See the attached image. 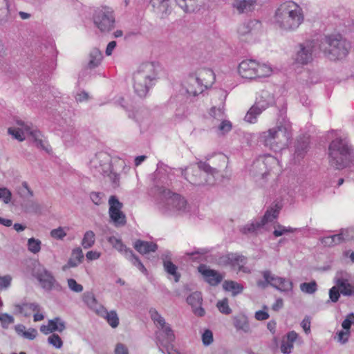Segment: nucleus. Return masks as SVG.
<instances>
[{
  "mask_svg": "<svg viewBox=\"0 0 354 354\" xmlns=\"http://www.w3.org/2000/svg\"><path fill=\"white\" fill-rule=\"evenodd\" d=\"M291 137V123L286 119H282L274 127L262 132L260 139L270 149L279 151L288 146Z\"/></svg>",
  "mask_w": 354,
  "mask_h": 354,
  "instance_id": "f257e3e1",
  "label": "nucleus"
},
{
  "mask_svg": "<svg viewBox=\"0 0 354 354\" xmlns=\"http://www.w3.org/2000/svg\"><path fill=\"white\" fill-rule=\"evenodd\" d=\"M160 66L155 62H145L139 66L133 74V88L140 97H145L149 89L155 85Z\"/></svg>",
  "mask_w": 354,
  "mask_h": 354,
  "instance_id": "f03ea898",
  "label": "nucleus"
},
{
  "mask_svg": "<svg viewBox=\"0 0 354 354\" xmlns=\"http://www.w3.org/2000/svg\"><path fill=\"white\" fill-rule=\"evenodd\" d=\"M274 21L281 29L294 30L304 21L302 9L292 1L283 2L276 10Z\"/></svg>",
  "mask_w": 354,
  "mask_h": 354,
  "instance_id": "7ed1b4c3",
  "label": "nucleus"
},
{
  "mask_svg": "<svg viewBox=\"0 0 354 354\" xmlns=\"http://www.w3.org/2000/svg\"><path fill=\"white\" fill-rule=\"evenodd\" d=\"M328 150L330 165L335 169H342L352 161V149L346 138L334 139L330 142Z\"/></svg>",
  "mask_w": 354,
  "mask_h": 354,
  "instance_id": "20e7f679",
  "label": "nucleus"
},
{
  "mask_svg": "<svg viewBox=\"0 0 354 354\" xmlns=\"http://www.w3.org/2000/svg\"><path fill=\"white\" fill-rule=\"evenodd\" d=\"M320 48L329 59L337 60L348 55L351 44L340 35H330L326 37L322 41Z\"/></svg>",
  "mask_w": 354,
  "mask_h": 354,
  "instance_id": "39448f33",
  "label": "nucleus"
},
{
  "mask_svg": "<svg viewBox=\"0 0 354 354\" xmlns=\"http://www.w3.org/2000/svg\"><path fill=\"white\" fill-rule=\"evenodd\" d=\"M157 191L165 199V201L160 204V209L163 214H182L189 210L187 202L184 197L178 194H172L163 187H158Z\"/></svg>",
  "mask_w": 354,
  "mask_h": 354,
  "instance_id": "423d86ee",
  "label": "nucleus"
},
{
  "mask_svg": "<svg viewBox=\"0 0 354 354\" xmlns=\"http://www.w3.org/2000/svg\"><path fill=\"white\" fill-rule=\"evenodd\" d=\"M227 163L228 158L223 153L216 154L206 161L198 162L200 168L206 175H209V181L214 184L224 176Z\"/></svg>",
  "mask_w": 354,
  "mask_h": 354,
  "instance_id": "0eeeda50",
  "label": "nucleus"
},
{
  "mask_svg": "<svg viewBox=\"0 0 354 354\" xmlns=\"http://www.w3.org/2000/svg\"><path fill=\"white\" fill-rule=\"evenodd\" d=\"M272 71L270 66L253 59L243 60L238 67L239 74L243 78L250 80L268 77L272 74Z\"/></svg>",
  "mask_w": 354,
  "mask_h": 354,
  "instance_id": "6e6552de",
  "label": "nucleus"
},
{
  "mask_svg": "<svg viewBox=\"0 0 354 354\" xmlns=\"http://www.w3.org/2000/svg\"><path fill=\"white\" fill-rule=\"evenodd\" d=\"M215 80V75L209 68H200L194 74L190 75V84L197 83L196 88L189 90L194 96L201 93L205 89L211 86Z\"/></svg>",
  "mask_w": 354,
  "mask_h": 354,
  "instance_id": "1a4fd4ad",
  "label": "nucleus"
},
{
  "mask_svg": "<svg viewBox=\"0 0 354 354\" xmlns=\"http://www.w3.org/2000/svg\"><path fill=\"white\" fill-rule=\"evenodd\" d=\"M279 169V162L274 157L268 156L259 158L254 162L252 166V173L257 178L262 179Z\"/></svg>",
  "mask_w": 354,
  "mask_h": 354,
  "instance_id": "9d476101",
  "label": "nucleus"
},
{
  "mask_svg": "<svg viewBox=\"0 0 354 354\" xmlns=\"http://www.w3.org/2000/svg\"><path fill=\"white\" fill-rule=\"evenodd\" d=\"M248 262L247 258L238 253H228L221 256L217 263L221 266H230L232 269L238 272L249 274L251 270L245 266Z\"/></svg>",
  "mask_w": 354,
  "mask_h": 354,
  "instance_id": "9b49d317",
  "label": "nucleus"
},
{
  "mask_svg": "<svg viewBox=\"0 0 354 354\" xmlns=\"http://www.w3.org/2000/svg\"><path fill=\"white\" fill-rule=\"evenodd\" d=\"M93 22L101 32H109L115 23L113 10L106 6L97 8L93 15Z\"/></svg>",
  "mask_w": 354,
  "mask_h": 354,
  "instance_id": "f8f14e48",
  "label": "nucleus"
},
{
  "mask_svg": "<svg viewBox=\"0 0 354 354\" xmlns=\"http://www.w3.org/2000/svg\"><path fill=\"white\" fill-rule=\"evenodd\" d=\"M197 165H190L185 169H180L182 176L191 184L195 186L212 185L209 181V175H206L202 169Z\"/></svg>",
  "mask_w": 354,
  "mask_h": 354,
  "instance_id": "ddd939ff",
  "label": "nucleus"
},
{
  "mask_svg": "<svg viewBox=\"0 0 354 354\" xmlns=\"http://www.w3.org/2000/svg\"><path fill=\"white\" fill-rule=\"evenodd\" d=\"M111 156L104 151L97 153L90 160V169L95 174L105 175L111 169Z\"/></svg>",
  "mask_w": 354,
  "mask_h": 354,
  "instance_id": "4468645a",
  "label": "nucleus"
},
{
  "mask_svg": "<svg viewBox=\"0 0 354 354\" xmlns=\"http://www.w3.org/2000/svg\"><path fill=\"white\" fill-rule=\"evenodd\" d=\"M108 242L120 252H123L125 257L129 259L139 270L143 273H147V269L140 261V259L133 254V251L127 248L122 242V240L116 238L115 236H110L108 239Z\"/></svg>",
  "mask_w": 354,
  "mask_h": 354,
  "instance_id": "2eb2a0df",
  "label": "nucleus"
},
{
  "mask_svg": "<svg viewBox=\"0 0 354 354\" xmlns=\"http://www.w3.org/2000/svg\"><path fill=\"white\" fill-rule=\"evenodd\" d=\"M109 214L111 221L115 227L125 225L127 218L125 214L122 212L123 205L115 196H111L109 200Z\"/></svg>",
  "mask_w": 354,
  "mask_h": 354,
  "instance_id": "dca6fc26",
  "label": "nucleus"
},
{
  "mask_svg": "<svg viewBox=\"0 0 354 354\" xmlns=\"http://www.w3.org/2000/svg\"><path fill=\"white\" fill-rule=\"evenodd\" d=\"M32 275L39 281L41 286L46 290H51L56 284V280L51 272L41 264L35 266Z\"/></svg>",
  "mask_w": 354,
  "mask_h": 354,
  "instance_id": "f3484780",
  "label": "nucleus"
},
{
  "mask_svg": "<svg viewBox=\"0 0 354 354\" xmlns=\"http://www.w3.org/2000/svg\"><path fill=\"white\" fill-rule=\"evenodd\" d=\"M315 44L311 41H306L298 45V49L295 56L297 63L307 64L313 60Z\"/></svg>",
  "mask_w": 354,
  "mask_h": 354,
  "instance_id": "a211bd4d",
  "label": "nucleus"
},
{
  "mask_svg": "<svg viewBox=\"0 0 354 354\" xmlns=\"http://www.w3.org/2000/svg\"><path fill=\"white\" fill-rule=\"evenodd\" d=\"M16 123L19 126L18 128L23 129L26 131L27 135H30L32 138L37 147L48 151V149L47 146H46L44 141L42 140V136L39 131L32 129L30 125L26 124L22 120H17Z\"/></svg>",
  "mask_w": 354,
  "mask_h": 354,
  "instance_id": "6ab92c4d",
  "label": "nucleus"
},
{
  "mask_svg": "<svg viewBox=\"0 0 354 354\" xmlns=\"http://www.w3.org/2000/svg\"><path fill=\"white\" fill-rule=\"evenodd\" d=\"M156 334L158 344L163 346H167L175 340V335L169 324L159 328Z\"/></svg>",
  "mask_w": 354,
  "mask_h": 354,
  "instance_id": "aec40b11",
  "label": "nucleus"
},
{
  "mask_svg": "<svg viewBox=\"0 0 354 354\" xmlns=\"http://www.w3.org/2000/svg\"><path fill=\"white\" fill-rule=\"evenodd\" d=\"M187 302L192 308V311L198 317H203L205 314V309L201 306L203 302L202 294L200 292H194L187 298Z\"/></svg>",
  "mask_w": 354,
  "mask_h": 354,
  "instance_id": "412c9836",
  "label": "nucleus"
},
{
  "mask_svg": "<svg viewBox=\"0 0 354 354\" xmlns=\"http://www.w3.org/2000/svg\"><path fill=\"white\" fill-rule=\"evenodd\" d=\"M41 307L37 303H21L13 305V313L30 317L32 312H40Z\"/></svg>",
  "mask_w": 354,
  "mask_h": 354,
  "instance_id": "4be33fe9",
  "label": "nucleus"
},
{
  "mask_svg": "<svg viewBox=\"0 0 354 354\" xmlns=\"http://www.w3.org/2000/svg\"><path fill=\"white\" fill-rule=\"evenodd\" d=\"M198 271L203 274L205 281L211 286H217L223 279V276L218 272L207 268L204 265L198 267Z\"/></svg>",
  "mask_w": 354,
  "mask_h": 354,
  "instance_id": "5701e85b",
  "label": "nucleus"
},
{
  "mask_svg": "<svg viewBox=\"0 0 354 354\" xmlns=\"http://www.w3.org/2000/svg\"><path fill=\"white\" fill-rule=\"evenodd\" d=\"M274 102L273 95L267 91H262L260 96L257 99L254 105L263 111L272 105Z\"/></svg>",
  "mask_w": 354,
  "mask_h": 354,
  "instance_id": "b1692460",
  "label": "nucleus"
},
{
  "mask_svg": "<svg viewBox=\"0 0 354 354\" xmlns=\"http://www.w3.org/2000/svg\"><path fill=\"white\" fill-rule=\"evenodd\" d=\"M169 252H168L162 255L164 269L168 274L174 277L176 282H178L180 280V274L177 272V266L169 259Z\"/></svg>",
  "mask_w": 354,
  "mask_h": 354,
  "instance_id": "393cba45",
  "label": "nucleus"
},
{
  "mask_svg": "<svg viewBox=\"0 0 354 354\" xmlns=\"http://www.w3.org/2000/svg\"><path fill=\"white\" fill-rule=\"evenodd\" d=\"M281 208V205L275 204L267 209L261 221L257 222V225L263 227L266 223L273 221L278 217Z\"/></svg>",
  "mask_w": 354,
  "mask_h": 354,
  "instance_id": "a878e982",
  "label": "nucleus"
},
{
  "mask_svg": "<svg viewBox=\"0 0 354 354\" xmlns=\"http://www.w3.org/2000/svg\"><path fill=\"white\" fill-rule=\"evenodd\" d=\"M309 144V139L307 136L300 137L297 139L295 145V157L298 160L302 159L307 152Z\"/></svg>",
  "mask_w": 354,
  "mask_h": 354,
  "instance_id": "bb28decb",
  "label": "nucleus"
},
{
  "mask_svg": "<svg viewBox=\"0 0 354 354\" xmlns=\"http://www.w3.org/2000/svg\"><path fill=\"white\" fill-rule=\"evenodd\" d=\"M256 0H235L233 6L239 13H247L254 9Z\"/></svg>",
  "mask_w": 354,
  "mask_h": 354,
  "instance_id": "cd10ccee",
  "label": "nucleus"
},
{
  "mask_svg": "<svg viewBox=\"0 0 354 354\" xmlns=\"http://www.w3.org/2000/svg\"><path fill=\"white\" fill-rule=\"evenodd\" d=\"M134 248L140 254H145L151 252H156L158 249V245L153 242L137 240L134 243Z\"/></svg>",
  "mask_w": 354,
  "mask_h": 354,
  "instance_id": "c85d7f7f",
  "label": "nucleus"
},
{
  "mask_svg": "<svg viewBox=\"0 0 354 354\" xmlns=\"http://www.w3.org/2000/svg\"><path fill=\"white\" fill-rule=\"evenodd\" d=\"M84 301L92 310L100 315H103L104 308L98 304L94 295L91 292H86L84 295Z\"/></svg>",
  "mask_w": 354,
  "mask_h": 354,
  "instance_id": "c756f323",
  "label": "nucleus"
},
{
  "mask_svg": "<svg viewBox=\"0 0 354 354\" xmlns=\"http://www.w3.org/2000/svg\"><path fill=\"white\" fill-rule=\"evenodd\" d=\"M336 285L340 290V292L344 296L354 295V285L353 286L347 279L342 277L336 279Z\"/></svg>",
  "mask_w": 354,
  "mask_h": 354,
  "instance_id": "7c9ffc66",
  "label": "nucleus"
},
{
  "mask_svg": "<svg viewBox=\"0 0 354 354\" xmlns=\"http://www.w3.org/2000/svg\"><path fill=\"white\" fill-rule=\"evenodd\" d=\"M185 12H194L204 3V0H176Z\"/></svg>",
  "mask_w": 354,
  "mask_h": 354,
  "instance_id": "2f4dec72",
  "label": "nucleus"
},
{
  "mask_svg": "<svg viewBox=\"0 0 354 354\" xmlns=\"http://www.w3.org/2000/svg\"><path fill=\"white\" fill-rule=\"evenodd\" d=\"M102 54L101 51L96 48L91 49L88 55V67L94 68L100 65L102 59Z\"/></svg>",
  "mask_w": 354,
  "mask_h": 354,
  "instance_id": "473e14b6",
  "label": "nucleus"
},
{
  "mask_svg": "<svg viewBox=\"0 0 354 354\" xmlns=\"http://www.w3.org/2000/svg\"><path fill=\"white\" fill-rule=\"evenodd\" d=\"M170 1L171 0H151V3L156 9V11L161 14L162 17H164L169 12Z\"/></svg>",
  "mask_w": 354,
  "mask_h": 354,
  "instance_id": "72a5a7b5",
  "label": "nucleus"
},
{
  "mask_svg": "<svg viewBox=\"0 0 354 354\" xmlns=\"http://www.w3.org/2000/svg\"><path fill=\"white\" fill-rule=\"evenodd\" d=\"M234 326L237 330H241L244 333H249L250 330L248 318L245 315H240L234 317Z\"/></svg>",
  "mask_w": 354,
  "mask_h": 354,
  "instance_id": "f704fd0d",
  "label": "nucleus"
},
{
  "mask_svg": "<svg viewBox=\"0 0 354 354\" xmlns=\"http://www.w3.org/2000/svg\"><path fill=\"white\" fill-rule=\"evenodd\" d=\"M260 24L258 21L251 20L241 24L238 28V32L241 36L246 35L252 32L255 28H259Z\"/></svg>",
  "mask_w": 354,
  "mask_h": 354,
  "instance_id": "c9c22d12",
  "label": "nucleus"
},
{
  "mask_svg": "<svg viewBox=\"0 0 354 354\" xmlns=\"http://www.w3.org/2000/svg\"><path fill=\"white\" fill-rule=\"evenodd\" d=\"M223 288L225 290L232 292L233 296H236L242 292L243 290V286L234 281L227 280L225 281L223 283Z\"/></svg>",
  "mask_w": 354,
  "mask_h": 354,
  "instance_id": "e433bc0d",
  "label": "nucleus"
},
{
  "mask_svg": "<svg viewBox=\"0 0 354 354\" xmlns=\"http://www.w3.org/2000/svg\"><path fill=\"white\" fill-rule=\"evenodd\" d=\"M262 112L263 111L254 104L246 113L244 120L248 123L254 124L257 122L258 116L260 115Z\"/></svg>",
  "mask_w": 354,
  "mask_h": 354,
  "instance_id": "4c0bfd02",
  "label": "nucleus"
},
{
  "mask_svg": "<svg viewBox=\"0 0 354 354\" xmlns=\"http://www.w3.org/2000/svg\"><path fill=\"white\" fill-rule=\"evenodd\" d=\"M273 287L281 291H289L292 288V283L288 279L278 277L277 279L274 280Z\"/></svg>",
  "mask_w": 354,
  "mask_h": 354,
  "instance_id": "58836bf2",
  "label": "nucleus"
},
{
  "mask_svg": "<svg viewBox=\"0 0 354 354\" xmlns=\"http://www.w3.org/2000/svg\"><path fill=\"white\" fill-rule=\"evenodd\" d=\"M95 242V234L92 230L86 231L82 240V245L84 249L93 247Z\"/></svg>",
  "mask_w": 354,
  "mask_h": 354,
  "instance_id": "ea45409f",
  "label": "nucleus"
},
{
  "mask_svg": "<svg viewBox=\"0 0 354 354\" xmlns=\"http://www.w3.org/2000/svg\"><path fill=\"white\" fill-rule=\"evenodd\" d=\"M101 316L104 317L106 319L107 322L112 328H116L118 326L119 318L115 310L107 312L106 310L104 308L103 315Z\"/></svg>",
  "mask_w": 354,
  "mask_h": 354,
  "instance_id": "a19ab883",
  "label": "nucleus"
},
{
  "mask_svg": "<svg viewBox=\"0 0 354 354\" xmlns=\"http://www.w3.org/2000/svg\"><path fill=\"white\" fill-rule=\"evenodd\" d=\"M149 315L158 328L167 324L165 318L155 308H151L149 310Z\"/></svg>",
  "mask_w": 354,
  "mask_h": 354,
  "instance_id": "79ce46f5",
  "label": "nucleus"
},
{
  "mask_svg": "<svg viewBox=\"0 0 354 354\" xmlns=\"http://www.w3.org/2000/svg\"><path fill=\"white\" fill-rule=\"evenodd\" d=\"M48 323L50 324L53 332L58 331L62 333L66 329L65 322L62 321L59 317H55L53 319H50L48 320Z\"/></svg>",
  "mask_w": 354,
  "mask_h": 354,
  "instance_id": "37998d69",
  "label": "nucleus"
},
{
  "mask_svg": "<svg viewBox=\"0 0 354 354\" xmlns=\"http://www.w3.org/2000/svg\"><path fill=\"white\" fill-rule=\"evenodd\" d=\"M8 133L19 141L25 140L26 135L27 134L23 129L14 127L8 128Z\"/></svg>",
  "mask_w": 354,
  "mask_h": 354,
  "instance_id": "c03bdc74",
  "label": "nucleus"
},
{
  "mask_svg": "<svg viewBox=\"0 0 354 354\" xmlns=\"http://www.w3.org/2000/svg\"><path fill=\"white\" fill-rule=\"evenodd\" d=\"M263 277L265 279V282H258L259 286H262L265 288L268 284L273 286V283H274V280L277 279V276L273 274L270 271H265L263 273Z\"/></svg>",
  "mask_w": 354,
  "mask_h": 354,
  "instance_id": "a18cd8bd",
  "label": "nucleus"
},
{
  "mask_svg": "<svg viewBox=\"0 0 354 354\" xmlns=\"http://www.w3.org/2000/svg\"><path fill=\"white\" fill-rule=\"evenodd\" d=\"M263 277L265 279V282H258L259 286H262L265 288L268 284L273 286V283H274V280L277 279V276L273 274L270 271H265L263 273Z\"/></svg>",
  "mask_w": 354,
  "mask_h": 354,
  "instance_id": "49530a36",
  "label": "nucleus"
},
{
  "mask_svg": "<svg viewBox=\"0 0 354 354\" xmlns=\"http://www.w3.org/2000/svg\"><path fill=\"white\" fill-rule=\"evenodd\" d=\"M41 242L39 239L30 238L28 240V248L30 252L37 254L41 250Z\"/></svg>",
  "mask_w": 354,
  "mask_h": 354,
  "instance_id": "de8ad7c7",
  "label": "nucleus"
},
{
  "mask_svg": "<svg viewBox=\"0 0 354 354\" xmlns=\"http://www.w3.org/2000/svg\"><path fill=\"white\" fill-rule=\"evenodd\" d=\"M300 290L306 294H313L317 290V286L315 281L310 283H302L300 284Z\"/></svg>",
  "mask_w": 354,
  "mask_h": 354,
  "instance_id": "09e8293b",
  "label": "nucleus"
},
{
  "mask_svg": "<svg viewBox=\"0 0 354 354\" xmlns=\"http://www.w3.org/2000/svg\"><path fill=\"white\" fill-rule=\"evenodd\" d=\"M209 115L214 119L221 121L225 118V113L223 106L216 107L214 106L210 109Z\"/></svg>",
  "mask_w": 354,
  "mask_h": 354,
  "instance_id": "8fccbe9b",
  "label": "nucleus"
},
{
  "mask_svg": "<svg viewBox=\"0 0 354 354\" xmlns=\"http://www.w3.org/2000/svg\"><path fill=\"white\" fill-rule=\"evenodd\" d=\"M68 228L59 227L56 229H53L50 231V236L55 239L62 240L63 239L67 234L66 230Z\"/></svg>",
  "mask_w": 354,
  "mask_h": 354,
  "instance_id": "3c124183",
  "label": "nucleus"
},
{
  "mask_svg": "<svg viewBox=\"0 0 354 354\" xmlns=\"http://www.w3.org/2000/svg\"><path fill=\"white\" fill-rule=\"evenodd\" d=\"M296 230V229H294L290 227H285L281 225H277L275 227V230L273 232V234L278 237L280 236H282L287 233H292Z\"/></svg>",
  "mask_w": 354,
  "mask_h": 354,
  "instance_id": "603ef678",
  "label": "nucleus"
},
{
  "mask_svg": "<svg viewBox=\"0 0 354 354\" xmlns=\"http://www.w3.org/2000/svg\"><path fill=\"white\" fill-rule=\"evenodd\" d=\"M216 306L219 311L223 314L229 315L232 313V310L228 305V300L226 298L218 301Z\"/></svg>",
  "mask_w": 354,
  "mask_h": 354,
  "instance_id": "864d4df0",
  "label": "nucleus"
},
{
  "mask_svg": "<svg viewBox=\"0 0 354 354\" xmlns=\"http://www.w3.org/2000/svg\"><path fill=\"white\" fill-rule=\"evenodd\" d=\"M232 125L230 121L227 120H221V123L218 126L219 133L224 135L231 131Z\"/></svg>",
  "mask_w": 354,
  "mask_h": 354,
  "instance_id": "5fc2aeb1",
  "label": "nucleus"
},
{
  "mask_svg": "<svg viewBox=\"0 0 354 354\" xmlns=\"http://www.w3.org/2000/svg\"><path fill=\"white\" fill-rule=\"evenodd\" d=\"M48 343L56 348H60L63 345V342L61 337L55 333H53L48 337Z\"/></svg>",
  "mask_w": 354,
  "mask_h": 354,
  "instance_id": "6e6d98bb",
  "label": "nucleus"
},
{
  "mask_svg": "<svg viewBox=\"0 0 354 354\" xmlns=\"http://www.w3.org/2000/svg\"><path fill=\"white\" fill-rule=\"evenodd\" d=\"M0 322L3 328H8L9 325L15 322L14 317L8 313L0 314Z\"/></svg>",
  "mask_w": 354,
  "mask_h": 354,
  "instance_id": "4d7b16f0",
  "label": "nucleus"
},
{
  "mask_svg": "<svg viewBox=\"0 0 354 354\" xmlns=\"http://www.w3.org/2000/svg\"><path fill=\"white\" fill-rule=\"evenodd\" d=\"M12 277L10 274L0 276V290H7L11 286Z\"/></svg>",
  "mask_w": 354,
  "mask_h": 354,
  "instance_id": "13d9d810",
  "label": "nucleus"
},
{
  "mask_svg": "<svg viewBox=\"0 0 354 354\" xmlns=\"http://www.w3.org/2000/svg\"><path fill=\"white\" fill-rule=\"evenodd\" d=\"M26 209L28 212L39 213L41 210V207L37 201H30L26 205Z\"/></svg>",
  "mask_w": 354,
  "mask_h": 354,
  "instance_id": "bf43d9fd",
  "label": "nucleus"
},
{
  "mask_svg": "<svg viewBox=\"0 0 354 354\" xmlns=\"http://www.w3.org/2000/svg\"><path fill=\"white\" fill-rule=\"evenodd\" d=\"M67 283L69 289L75 292H81L83 290V286L77 283L74 279H68Z\"/></svg>",
  "mask_w": 354,
  "mask_h": 354,
  "instance_id": "052dcab7",
  "label": "nucleus"
},
{
  "mask_svg": "<svg viewBox=\"0 0 354 354\" xmlns=\"http://www.w3.org/2000/svg\"><path fill=\"white\" fill-rule=\"evenodd\" d=\"M71 257L75 260L77 263H82L84 259V254L82 250L77 247L73 250Z\"/></svg>",
  "mask_w": 354,
  "mask_h": 354,
  "instance_id": "680f3d73",
  "label": "nucleus"
},
{
  "mask_svg": "<svg viewBox=\"0 0 354 354\" xmlns=\"http://www.w3.org/2000/svg\"><path fill=\"white\" fill-rule=\"evenodd\" d=\"M12 193L6 187L0 188V198L3 200L4 203L8 204L10 202Z\"/></svg>",
  "mask_w": 354,
  "mask_h": 354,
  "instance_id": "e2e57ef3",
  "label": "nucleus"
},
{
  "mask_svg": "<svg viewBox=\"0 0 354 354\" xmlns=\"http://www.w3.org/2000/svg\"><path fill=\"white\" fill-rule=\"evenodd\" d=\"M257 222L258 221H256L255 223H250V224H248V225L243 226L241 228L242 233H243V234L252 233V232H254L257 229L261 227V226L257 225Z\"/></svg>",
  "mask_w": 354,
  "mask_h": 354,
  "instance_id": "0e129e2a",
  "label": "nucleus"
},
{
  "mask_svg": "<svg viewBox=\"0 0 354 354\" xmlns=\"http://www.w3.org/2000/svg\"><path fill=\"white\" fill-rule=\"evenodd\" d=\"M202 341L204 345L208 346L213 342V334L210 330H205L202 335Z\"/></svg>",
  "mask_w": 354,
  "mask_h": 354,
  "instance_id": "69168bd1",
  "label": "nucleus"
},
{
  "mask_svg": "<svg viewBox=\"0 0 354 354\" xmlns=\"http://www.w3.org/2000/svg\"><path fill=\"white\" fill-rule=\"evenodd\" d=\"M339 292L340 290L337 285L329 290V297L331 301L337 302L338 301L340 296Z\"/></svg>",
  "mask_w": 354,
  "mask_h": 354,
  "instance_id": "338daca9",
  "label": "nucleus"
},
{
  "mask_svg": "<svg viewBox=\"0 0 354 354\" xmlns=\"http://www.w3.org/2000/svg\"><path fill=\"white\" fill-rule=\"evenodd\" d=\"M352 324H354V313H351L346 317L343 321L342 326L345 330L349 331Z\"/></svg>",
  "mask_w": 354,
  "mask_h": 354,
  "instance_id": "774afa93",
  "label": "nucleus"
}]
</instances>
